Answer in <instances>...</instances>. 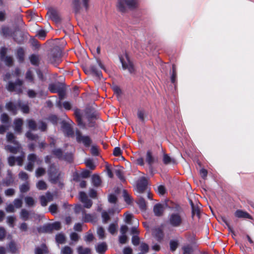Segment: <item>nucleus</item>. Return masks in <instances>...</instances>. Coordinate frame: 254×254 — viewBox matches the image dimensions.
<instances>
[{"label": "nucleus", "instance_id": "nucleus-7", "mask_svg": "<svg viewBox=\"0 0 254 254\" xmlns=\"http://www.w3.org/2000/svg\"><path fill=\"white\" fill-rule=\"evenodd\" d=\"M76 135L78 142L82 143L86 146H89L91 144V140L89 136L82 135L79 131H76Z\"/></svg>", "mask_w": 254, "mask_h": 254}, {"label": "nucleus", "instance_id": "nucleus-45", "mask_svg": "<svg viewBox=\"0 0 254 254\" xmlns=\"http://www.w3.org/2000/svg\"><path fill=\"white\" fill-rule=\"evenodd\" d=\"M24 113H27L29 112V108L27 105H23L21 103H19L18 105Z\"/></svg>", "mask_w": 254, "mask_h": 254}, {"label": "nucleus", "instance_id": "nucleus-31", "mask_svg": "<svg viewBox=\"0 0 254 254\" xmlns=\"http://www.w3.org/2000/svg\"><path fill=\"white\" fill-rule=\"evenodd\" d=\"M72 253L73 250L68 246L64 247L61 250L62 254H72Z\"/></svg>", "mask_w": 254, "mask_h": 254}, {"label": "nucleus", "instance_id": "nucleus-40", "mask_svg": "<svg viewBox=\"0 0 254 254\" xmlns=\"http://www.w3.org/2000/svg\"><path fill=\"white\" fill-rule=\"evenodd\" d=\"M123 195L125 201L128 204H129L131 202V198L130 197L129 195L127 193L126 190L123 191Z\"/></svg>", "mask_w": 254, "mask_h": 254}, {"label": "nucleus", "instance_id": "nucleus-16", "mask_svg": "<svg viewBox=\"0 0 254 254\" xmlns=\"http://www.w3.org/2000/svg\"><path fill=\"white\" fill-rule=\"evenodd\" d=\"M164 205L161 204H157L154 207V212L156 216H161L164 210Z\"/></svg>", "mask_w": 254, "mask_h": 254}, {"label": "nucleus", "instance_id": "nucleus-38", "mask_svg": "<svg viewBox=\"0 0 254 254\" xmlns=\"http://www.w3.org/2000/svg\"><path fill=\"white\" fill-rule=\"evenodd\" d=\"M97 234L99 238L102 239L105 238V231L102 227H99L97 230Z\"/></svg>", "mask_w": 254, "mask_h": 254}, {"label": "nucleus", "instance_id": "nucleus-64", "mask_svg": "<svg viewBox=\"0 0 254 254\" xmlns=\"http://www.w3.org/2000/svg\"><path fill=\"white\" fill-rule=\"evenodd\" d=\"M124 254H132V250L129 247H126L124 249Z\"/></svg>", "mask_w": 254, "mask_h": 254}, {"label": "nucleus", "instance_id": "nucleus-25", "mask_svg": "<svg viewBox=\"0 0 254 254\" xmlns=\"http://www.w3.org/2000/svg\"><path fill=\"white\" fill-rule=\"evenodd\" d=\"M106 250L107 245L105 243H102L99 244L96 248V251L99 254L105 252Z\"/></svg>", "mask_w": 254, "mask_h": 254}, {"label": "nucleus", "instance_id": "nucleus-29", "mask_svg": "<svg viewBox=\"0 0 254 254\" xmlns=\"http://www.w3.org/2000/svg\"><path fill=\"white\" fill-rule=\"evenodd\" d=\"M78 254H90V250L88 248H84L82 247H79L77 248Z\"/></svg>", "mask_w": 254, "mask_h": 254}, {"label": "nucleus", "instance_id": "nucleus-30", "mask_svg": "<svg viewBox=\"0 0 254 254\" xmlns=\"http://www.w3.org/2000/svg\"><path fill=\"white\" fill-rule=\"evenodd\" d=\"M65 238L64 234H59L56 236V241L59 244H64L65 242Z\"/></svg>", "mask_w": 254, "mask_h": 254}, {"label": "nucleus", "instance_id": "nucleus-15", "mask_svg": "<svg viewBox=\"0 0 254 254\" xmlns=\"http://www.w3.org/2000/svg\"><path fill=\"white\" fill-rule=\"evenodd\" d=\"M234 214L238 218L252 219L251 216L248 213L242 210H237Z\"/></svg>", "mask_w": 254, "mask_h": 254}, {"label": "nucleus", "instance_id": "nucleus-27", "mask_svg": "<svg viewBox=\"0 0 254 254\" xmlns=\"http://www.w3.org/2000/svg\"><path fill=\"white\" fill-rule=\"evenodd\" d=\"M25 78L26 79L31 83L34 82V76L33 73L31 70H28L25 74Z\"/></svg>", "mask_w": 254, "mask_h": 254}, {"label": "nucleus", "instance_id": "nucleus-12", "mask_svg": "<svg viewBox=\"0 0 254 254\" xmlns=\"http://www.w3.org/2000/svg\"><path fill=\"white\" fill-rule=\"evenodd\" d=\"M49 61L55 65H57L61 62V53L59 52H54L49 57Z\"/></svg>", "mask_w": 254, "mask_h": 254}, {"label": "nucleus", "instance_id": "nucleus-41", "mask_svg": "<svg viewBox=\"0 0 254 254\" xmlns=\"http://www.w3.org/2000/svg\"><path fill=\"white\" fill-rule=\"evenodd\" d=\"M125 222L127 223H128V224H130L131 220L133 217L132 215L127 212L125 214Z\"/></svg>", "mask_w": 254, "mask_h": 254}, {"label": "nucleus", "instance_id": "nucleus-43", "mask_svg": "<svg viewBox=\"0 0 254 254\" xmlns=\"http://www.w3.org/2000/svg\"><path fill=\"white\" fill-rule=\"evenodd\" d=\"M75 116L78 124L80 126H84V125L82 122V118L79 112L76 111L75 112Z\"/></svg>", "mask_w": 254, "mask_h": 254}, {"label": "nucleus", "instance_id": "nucleus-58", "mask_svg": "<svg viewBox=\"0 0 254 254\" xmlns=\"http://www.w3.org/2000/svg\"><path fill=\"white\" fill-rule=\"evenodd\" d=\"M0 120H1V122L2 123H6L8 121L9 118H8V116L6 114H3L1 116Z\"/></svg>", "mask_w": 254, "mask_h": 254}, {"label": "nucleus", "instance_id": "nucleus-26", "mask_svg": "<svg viewBox=\"0 0 254 254\" xmlns=\"http://www.w3.org/2000/svg\"><path fill=\"white\" fill-rule=\"evenodd\" d=\"M92 181L93 185L96 187L99 186L101 183V181L99 176L96 175H93L92 177Z\"/></svg>", "mask_w": 254, "mask_h": 254}, {"label": "nucleus", "instance_id": "nucleus-36", "mask_svg": "<svg viewBox=\"0 0 254 254\" xmlns=\"http://www.w3.org/2000/svg\"><path fill=\"white\" fill-rule=\"evenodd\" d=\"M133 222H134L135 226L132 227L131 229V234H136L138 233V230L137 228V226L138 225V221L137 220H133Z\"/></svg>", "mask_w": 254, "mask_h": 254}, {"label": "nucleus", "instance_id": "nucleus-21", "mask_svg": "<svg viewBox=\"0 0 254 254\" xmlns=\"http://www.w3.org/2000/svg\"><path fill=\"white\" fill-rule=\"evenodd\" d=\"M163 161L165 164H176V161L174 158L170 157L167 154H164Z\"/></svg>", "mask_w": 254, "mask_h": 254}, {"label": "nucleus", "instance_id": "nucleus-57", "mask_svg": "<svg viewBox=\"0 0 254 254\" xmlns=\"http://www.w3.org/2000/svg\"><path fill=\"white\" fill-rule=\"evenodd\" d=\"M29 190V186L28 184H25L22 185L20 187L21 191L23 192H26Z\"/></svg>", "mask_w": 254, "mask_h": 254}, {"label": "nucleus", "instance_id": "nucleus-1", "mask_svg": "<svg viewBox=\"0 0 254 254\" xmlns=\"http://www.w3.org/2000/svg\"><path fill=\"white\" fill-rule=\"evenodd\" d=\"M184 215L183 210L179 206L172 209V211L169 214L168 223L173 227H180L183 222Z\"/></svg>", "mask_w": 254, "mask_h": 254}, {"label": "nucleus", "instance_id": "nucleus-2", "mask_svg": "<svg viewBox=\"0 0 254 254\" xmlns=\"http://www.w3.org/2000/svg\"><path fill=\"white\" fill-rule=\"evenodd\" d=\"M6 139L8 143L13 144L14 146L13 147L10 145H7L5 147V149L13 153H15L19 151L20 147L18 142L15 140L14 135L12 133H8L6 135Z\"/></svg>", "mask_w": 254, "mask_h": 254}, {"label": "nucleus", "instance_id": "nucleus-9", "mask_svg": "<svg viewBox=\"0 0 254 254\" xmlns=\"http://www.w3.org/2000/svg\"><path fill=\"white\" fill-rule=\"evenodd\" d=\"M80 210H81L83 216V220L85 222H91L93 220L95 217L93 215L90 214H86L85 213L84 210H83L80 205H76L75 207V211L76 213L79 212Z\"/></svg>", "mask_w": 254, "mask_h": 254}, {"label": "nucleus", "instance_id": "nucleus-24", "mask_svg": "<svg viewBox=\"0 0 254 254\" xmlns=\"http://www.w3.org/2000/svg\"><path fill=\"white\" fill-rule=\"evenodd\" d=\"M35 254H44L48 253V249L45 245H42L41 247H38L35 249Z\"/></svg>", "mask_w": 254, "mask_h": 254}, {"label": "nucleus", "instance_id": "nucleus-59", "mask_svg": "<svg viewBox=\"0 0 254 254\" xmlns=\"http://www.w3.org/2000/svg\"><path fill=\"white\" fill-rule=\"evenodd\" d=\"M127 240V238L126 235H122L119 237V241L121 244H125Z\"/></svg>", "mask_w": 254, "mask_h": 254}, {"label": "nucleus", "instance_id": "nucleus-48", "mask_svg": "<svg viewBox=\"0 0 254 254\" xmlns=\"http://www.w3.org/2000/svg\"><path fill=\"white\" fill-rule=\"evenodd\" d=\"M3 60L7 65H11L13 63V59L11 57H6Z\"/></svg>", "mask_w": 254, "mask_h": 254}, {"label": "nucleus", "instance_id": "nucleus-14", "mask_svg": "<svg viewBox=\"0 0 254 254\" xmlns=\"http://www.w3.org/2000/svg\"><path fill=\"white\" fill-rule=\"evenodd\" d=\"M24 158V154L22 153V154L16 158L15 160L14 157H10L8 158V163L10 166H13L14 164L15 161H16L17 164L19 166H21L23 164V159Z\"/></svg>", "mask_w": 254, "mask_h": 254}, {"label": "nucleus", "instance_id": "nucleus-19", "mask_svg": "<svg viewBox=\"0 0 254 254\" xmlns=\"http://www.w3.org/2000/svg\"><path fill=\"white\" fill-rule=\"evenodd\" d=\"M52 199V196L50 193H47L46 196H41L40 197V201L42 206H46L47 202Z\"/></svg>", "mask_w": 254, "mask_h": 254}, {"label": "nucleus", "instance_id": "nucleus-49", "mask_svg": "<svg viewBox=\"0 0 254 254\" xmlns=\"http://www.w3.org/2000/svg\"><path fill=\"white\" fill-rule=\"evenodd\" d=\"M24 56V51L22 49L17 50V56L20 61H23Z\"/></svg>", "mask_w": 254, "mask_h": 254}, {"label": "nucleus", "instance_id": "nucleus-62", "mask_svg": "<svg viewBox=\"0 0 254 254\" xmlns=\"http://www.w3.org/2000/svg\"><path fill=\"white\" fill-rule=\"evenodd\" d=\"M7 219V223H8V224L10 226L13 227V224L15 220V218L13 217L10 216V217H8Z\"/></svg>", "mask_w": 254, "mask_h": 254}, {"label": "nucleus", "instance_id": "nucleus-35", "mask_svg": "<svg viewBox=\"0 0 254 254\" xmlns=\"http://www.w3.org/2000/svg\"><path fill=\"white\" fill-rule=\"evenodd\" d=\"M85 164L88 168L92 170H94L95 168V165L93 161L91 159H87L86 160Z\"/></svg>", "mask_w": 254, "mask_h": 254}, {"label": "nucleus", "instance_id": "nucleus-61", "mask_svg": "<svg viewBox=\"0 0 254 254\" xmlns=\"http://www.w3.org/2000/svg\"><path fill=\"white\" fill-rule=\"evenodd\" d=\"M70 239L72 241H77L79 239V236L75 233H72L70 234Z\"/></svg>", "mask_w": 254, "mask_h": 254}, {"label": "nucleus", "instance_id": "nucleus-63", "mask_svg": "<svg viewBox=\"0 0 254 254\" xmlns=\"http://www.w3.org/2000/svg\"><path fill=\"white\" fill-rule=\"evenodd\" d=\"M19 177L20 179L23 180H26L28 178V175L25 172H20L19 174Z\"/></svg>", "mask_w": 254, "mask_h": 254}, {"label": "nucleus", "instance_id": "nucleus-50", "mask_svg": "<svg viewBox=\"0 0 254 254\" xmlns=\"http://www.w3.org/2000/svg\"><path fill=\"white\" fill-rule=\"evenodd\" d=\"M102 217L105 223H106L110 219L109 214L106 211L103 212Z\"/></svg>", "mask_w": 254, "mask_h": 254}, {"label": "nucleus", "instance_id": "nucleus-33", "mask_svg": "<svg viewBox=\"0 0 254 254\" xmlns=\"http://www.w3.org/2000/svg\"><path fill=\"white\" fill-rule=\"evenodd\" d=\"M37 187L39 190H44L47 189V185L45 182L40 181L37 184Z\"/></svg>", "mask_w": 254, "mask_h": 254}, {"label": "nucleus", "instance_id": "nucleus-54", "mask_svg": "<svg viewBox=\"0 0 254 254\" xmlns=\"http://www.w3.org/2000/svg\"><path fill=\"white\" fill-rule=\"evenodd\" d=\"M22 202L21 199H16L14 201V205L16 208H20L21 207Z\"/></svg>", "mask_w": 254, "mask_h": 254}, {"label": "nucleus", "instance_id": "nucleus-52", "mask_svg": "<svg viewBox=\"0 0 254 254\" xmlns=\"http://www.w3.org/2000/svg\"><path fill=\"white\" fill-rule=\"evenodd\" d=\"M140 208L142 209H144L145 208L146 204L145 200L143 199H139L137 202Z\"/></svg>", "mask_w": 254, "mask_h": 254}, {"label": "nucleus", "instance_id": "nucleus-8", "mask_svg": "<svg viewBox=\"0 0 254 254\" xmlns=\"http://www.w3.org/2000/svg\"><path fill=\"white\" fill-rule=\"evenodd\" d=\"M28 124L29 128L33 130L36 129L37 127H38L39 129L44 131L47 127L46 125L43 122H40L37 125L34 121L30 120L28 121Z\"/></svg>", "mask_w": 254, "mask_h": 254}, {"label": "nucleus", "instance_id": "nucleus-5", "mask_svg": "<svg viewBox=\"0 0 254 254\" xmlns=\"http://www.w3.org/2000/svg\"><path fill=\"white\" fill-rule=\"evenodd\" d=\"M28 163L26 167V169L29 171H32L33 168L34 164L36 163L40 164L41 161L37 158L36 156L34 154H31L28 156Z\"/></svg>", "mask_w": 254, "mask_h": 254}, {"label": "nucleus", "instance_id": "nucleus-47", "mask_svg": "<svg viewBox=\"0 0 254 254\" xmlns=\"http://www.w3.org/2000/svg\"><path fill=\"white\" fill-rule=\"evenodd\" d=\"M157 192L160 195H164L166 192V189L163 186H159L157 187Z\"/></svg>", "mask_w": 254, "mask_h": 254}, {"label": "nucleus", "instance_id": "nucleus-37", "mask_svg": "<svg viewBox=\"0 0 254 254\" xmlns=\"http://www.w3.org/2000/svg\"><path fill=\"white\" fill-rule=\"evenodd\" d=\"M25 201L26 204L29 206H33L34 204V200L31 197H25Z\"/></svg>", "mask_w": 254, "mask_h": 254}, {"label": "nucleus", "instance_id": "nucleus-23", "mask_svg": "<svg viewBox=\"0 0 254 254\" xmlns=\"http://www.w3.org/2000/svg\"><path fill=\"white\" fill-rule=\"evenodd\" d=\"M153 234L158 241L162 240L163 237V231L162 229L159 228H156L154 230Z\"/></svg>", "mask_w": 254, "mask_h": 254}, {"label": "nucleus", "instance_id": "nucleus-34", "mask_svg": "<svg viewBox=\"0 0 254 254\" xmlns=\"http://www.w3.org/2000/svg\"><path fill=\"white\" fill-rule=\"evenodd\" d=\"M149 247L148 246L145 244L142 243L140 246V251L142 252V254H144L147 253L148 252Z\"/></svg>", "mask_w": 254, "mask_h": 254}, {"label": "nucleus", "instance_id": "nucleus-42", "mask_svg": "<svg viewBox=\"0 0 254 254\" xmlns=\"http://www.w3.org/2000/svg\"><path fill=\"white\" fill-rule=\"evenodd\" d=\"M72 5L74 8L78 11L80 8V0H73Z\"/></svg>", "mask_w": 254, "mask_h": 254}, {"label": "nucleus", "instance_id": "nucleus-32", "mask_svg": "<svg viewBox=\"0 0 254 254\" xmlns=\"http://www.w3.org/2000/svg\"><path fill=\"white\" fill-rule=\"evenodd\" d=\"M118 227L117 224H111L109 227L108 231L111 234H114L117 232Z\"/></svg>", "mask_w": 254, "mask_h": 254}, {"label": "nucleus", "instance_id": "nucleus-28", "mask_svg": "<svg viewBox=\"0 0 254 254\" xmlns=\"http://www.w3.org/2000/svg\"><path fill=\"white\" fill-rule=\"evenodd\" d=\"M63 128L64 131L68 135L72 133V131L69 124L64 123L63 125Z\"/></svg>", "mask_w": 254, "mask_h": 254}, {"label": "nucleus", "instance_id": "nucleus-18", "mask_svg": "<svg viewBox=\"0 0 254 254\" xmlns=\"http://www.w3.org/2000/svg\"><path fill=\"white\" fill-rule=\"evenodd\" d=\"M23 125V121L21 119H17L14 122V130L16 132L21 133L22 131L21 127Z\"/></svg>", "mask_w": 254, "mask_h": 254}, {"label": "nucleus", "instance_id": "nucleus-51", "mask_svg": "<svg viewBox=\"0 0 254 254\" xmlns=\"http://www.w3.org/2000/svg\"><path fill=\"white\" fill-rule=\"evenodd\" d=\"M30 62L33 64H36L38 62V57L35 55H32L30 58Z\"/></svg>", "mask_w": 254, "mask_h": 254}, {"label": "nucleus", "instance_id": "nucleus-10", "mask_svg": "<svg viewBox=\"0 0 254 254\" xmlns=\"http://www.w3.org/2000/svg\"><path fill=\"white\" fill-rule=\"evenodd\" d=\"M80 200L84 204V206L86 208H89L92 205L91 200L87 197L86 194L84 192H80L79 193Z\"/></svg>", "mask_w": 254, "mask_h": 254}, {"label": "nucleus", "instance_id": "nucleus-17", "mask_svg": "<svg viewBox=\"0 0 254 254\" xmlns=\"http://www.w3.org/2000/svg\"><path fill=\"white\" fill-rule=\"evenodd\" d=\"M147 184V180L144 178H142L141 179L140 182L137 185V189L139 192H142L146 188Z\"/></svg>", "mask_w": 254, "mask_h": 254}, {"label": "nucleus", "instance_id": "nucleus-60", "mask_svg": "<svg viewBox=\"0 0 254 254\" xmlns=\"http://www.w3.org/2000/svg\"><path fill=\"white\" fill-rule=\"evenodd\" d=\"M139 239L137 236H133L132 238V243L133 245L136 246L139 244Z\"/></svg>", "mask_w": 254, "mask_h": 254}, {"label": "nucleus", "instance_id": "nucleus-22", "mask_svg": "<svg viewBox=\"0 0 254 254\" xmlns=\"http://www.w3.org/2000/svg\"><path fill=\"white\" fill-rule=\"evenodd\" d=\"M146 161L150 165H151L157 161V159L152 156L150 151H148L146 154Z\"/></svg>", "mask_w": 254, "mask_h": 254}, {"label": "nucleus", "instance_id": "nucleus-3", "mask_svg": "<svg viewBox=\"0 0 254 254\" xmlns=\"http://www.w3.org/2000/svg\"><path fill=\"white\" fill-rule=\"evenodd\" d=\"M137 4V0H119L117 6L120 11L125 12L127 8L135 7Z\"/></svg>", "mask_w": 254, "mask_h": 254}, {"label": "nucleus", "instance_id": "nucleus-44", "mask_svg": "<svg viewBox=\"0 0 254 254\" xmlns=\"http://www.w3.org/2000/svg\"><path fill=\"white\" fill-rule=\"evenodd\" d=\"M183 254H190L192 252V248L190 246H185L183 248Z\"/></svg>", "mask_w": 254, "mask_h": 254}, {"label": "nucleus", "instance_id": "nucleus-13", "mask_svg": "<svg viewBox=\"0 0 254 254\" xmlns=\"http://www.w3.org/2000/svg\"><path fill=\"white\" fill-rule=\"evenodd\" d=\"M47 15L49 17L56 23H58L61 20L59 13L55 10L52 9L48 11Z\"/></svg>", "mask_w": 254, "mask_h": 254}, {"label": "nucleus", "instance_id": "nucleus-39", "mask_svg": "<svg viewBox=\"0 0 254 254\" xmlns=\"http://www.w3.org/2000/svg\"><path fill=\"white\" fill-rule=\"evenodd\" d=\"M46 171L43 168H39L36 171V176L37 177H39L45 174Z\"/></svg>", "mask_w": 254, "mask_h": 254}, {"label": "nucleus", "instance_id": "nucleus-56", "mask_svg": "<svg viewBox=\"0 0 254 254\" xmlns=\"http://www.w3.org/2000/svg\"><path fill=\"white\" fill-rule=\"evenodd\" d=\"M91 152L94 155H98L99 150L96 146H92L91 148Z\"/></svg>", "mask_w": 254, "mask_h": 254}, {"label": "nucleus", "instance_id": "nucleus-46", "mask_svg": "<svg viewBox=\"0 0 254 254\" xmlns=\"http://www.w3.org/2000/svg\"><path fill=\"white\" fill-rule=\"evenodd\" d=\"M29 213L25 209H22L21 212V217L23 220H27L28 218Z\"/></svg>", "mask_w": 254, "mask_h": 254}, {"label": "nucleus", "instance_id": "nucleus-55", "mask_svg": "<svg viewBox=\"0 0 254 254\" xmlns=\"http://www.w3.org/2000/svg\"><path fill=\"white\" fill-rule=\"evenodd\" d=\"M178 243L176 241H171L170 242V249L172 251L176 250L178 247Z\"/></svg>", "mask_w": 254, "mask_h": 254}, {"label": "nucleus", "instance_id": "nucleus-53", "mask_svg": "<svg viewBox=\"0 0 254 254\" xmlns=\"http://www.w3.org/2000/svg\"><path fill=\"white\" fill-rule=\"evenodd\" d=\"M144 112L142 110H139L137 112V117L141 121H144Z\"/></svg>", "mask_w": 254, "mask_h": 254}, {"label": "nucleus", "instance_id": "nucleus-11", "mask_svg": "<svg viewBox=\"0 0 254 254\" xmlns=\"http://www.w3.org/2000/svg\"><path fill=\"white\" fill-rule=\"evenodd\" d=\"M61 228V224L60 222H55L52 225H49L44 226L43 228H41L40 230V232H47L52 230H59Z\"/></svg>", "mask_w": 254, "mask_h": 254}, {"label": "nucleus", "instance_id": "nucleus-6", "mask_svg": "<svg viewBox=\"0 0 254 254\" xmlns=\"http://www.w3.org/2000/svg\"><path fill=\"white\" fill-rule=\"evenodd\" d=\"M23 82L20 80H17L15 83L9 82L7 85V89L9 91H16L18 93L22 92L21 86Z\"/></svg>", "mask_w": 254, "mask_h": 254}, {"label": "nucleus", "instance_id": "nucleus-20", "mask_svg": "<svg viewBox=\"0 0 254 254\" xmlns=\"http://www.w3.org/2000/svg\"><path fill=\"white\" fill-rule=\"evenodd\" d=\"M17 106V105H14L12 102H9L6 104V108L8 111L15 115L16 113Z\"/></svg>", "mask_w": 254, "mask_h": 254}, {"label": "nucleus", "instance_id": "nucleus-4", "mask_svg": "<svg viewBox=\"0 0 254 254\" xmlns=\"http://www.w3.org/2000/svg\"><path fill=\"white\" fill-rule=\"evenodd\" d=\"M120 61L122 64L123 68L127 69L130 73L135 72V68L132 62L130 61L127 54H125L120 57Z\"/></svg>", "mask_w": 254, "mask_h": 254}]
</instances>
